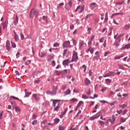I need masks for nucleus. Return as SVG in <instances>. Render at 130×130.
Here are the masks:
<instances>
[{"instance_id":"nucleus-1","label":"nucleus","mask_w":130,"mask_h":130,"mask_svg":"<svg viewBox=\"0 0 130 130\" xmlns=\"http://www.w3.org/2000/svg\"><path fill=\"white\" fill-rule=\"evenodd\" d=\"M123 35H124V34L120 35L118 37H117V35L114 36V38L116 40L114 45L115 46V47H118V46H119L120 45V41H121V39L120 38L123 37Z\"/></svg>"},{"instance_id":"nucleus-2","label":"nucleus","mask_w":130,"mask_h":130,"mask_svg":"<svg viewBox=\"0 0 130 130\" xmlns=\"http://www.w3.org/2000/svg\"><path fill=\"white\" fill-rule=\"evenodd\" d=\"M51 101H53V106H54V111H57L58 110V109L59 108V102L60 100H51Z\"/></svg>"},{"instance_id":"nucleus-3","label":"nucleus","mask_w":130,"mask_h":130,"mask_svg":"<svg viewBox=\"0 0 130 130\" xmlns=\"http://www.w3.org/2000/svg\"><path fill=\"white\" fill-rule=\"evenodd\" d=\"M78 59H79V57H78V53L76 51H74L73 52L72 62H73V61H77Z\"/></svg>"},{"instance_id":"nucleus-4","label":"nucleus","mask_w":130,"mask_h":130,"mask_svg":"<svg viewBox=\"0 0 130 130\" xmlns=\"http://www.w3.org/2000/svg\"><path fill=\"white\" fill-rule=\"evenodd\" d=\"M73 7V1L70 0L68 4L66 5L65 8L67 10V11H70V9Z\"/></svg>"},{"instance_id":"nucleus-5","label":"nucleus","mask_w":130,"mask_h":130,"mask_svg":"<svg viewBox=\"0 0 130 130\" xmlns=\"http://www.w3.org/2000/svg\"><path fill=\"white\" fill-rule=\"evenodd\" d=\"M63 47H68V48H71L72 45H71V42L70 41H66L63 44Z\"/></svg>"},{"instance_id":"nucleus-6","label":"nucleus","mask_w":130,"mask_h":130,"mask_svg":"<svg viewBox=\"0 0 130 130\" xmlns=\"http://www.w3.org/2000/svg\"><path fill=\"white\" fill-rule=\"evenodd\" d=\"M84 9H85V5H82L81 6H78L76 10H75V12H78V10L81 9V11L79 12V13H83V12H84Z\"/></svg>"},{"instance_id":"nucleus-7","label":"nucleus","mask_w":130,"mask_h":130,"mask_svg":"<svg viewBox=\"0 0 130 130\" xmlns=\"http://www.w3.org/2000/svg\"><path fill=\"white\" fill-rule=\"evenodd\" d=\"M114 75H115L114 72L112 71H110L108 73L104 75L103 77L104 78H106V77H111V76H114Z\"/></svg>"},{"instance_id":"nucleus-8","label":"nucleus","mask_w":130,"mask_h":130,"mask_svg":"<svg viewBox=\"0 0 130 130\" xmlns=\"http://www.w3.org/2000/svg\"><path fill=\"white\" fill-rule=\"evenodd\" d=\"M97 7V4L95 3H92L89 4V8L91 9V10H93L94 8Z\"/></svg>"},{"instance_id":"nucleus-9","label":"nucleus","mask_w":130,"mask_h":130,"mask_svg":"<svg viewBox=\"0 0 130 130\" xmlns=\"http://www.w3.org/2000/svg\"><path fill=\"white\" fill-rule=\"evenodd\" d=\"M24 92L25 93V95H24V98H26L27 97H29V95H31V92L28 91V90L27 89H24Z\"/></svg>"},{"instance_id":"nucleus-10","label":"nucleus","mask_w":130,"mask_h":130,"mask_svg":"<svg viewBox=\"0 0 130 130\" xmlns=\"http://www.w3.org/2000/svg\"><path fill=\"white\" fill-rule=\"evenodd\" d=\"M38 15H39V10L37 9L34 10V16H35L36 19L38 17Z\"/></svg>"},{"instance_id":"nucleus-11","label":"nucleus","mask_w":130,"mask_h":130,"mask_svg":"<svg viewBox=\"0 0 130 130\" xmlns=\"http://www.w3.org/2000/svg\"><path fill=\"white\" fill-rule=\"evenodd\" d=\"M56 91H57V86H53L52 91V95H55L56 94Z\"/></svg>"},{"instance_id":"nucleus-12","label":"nucleus","mask_w":130,"mask_h":130,"mask_svg":"<svg viewBox=\"0 0 130 130\" xmlns=\"http://www.w3.org/2000/svg\"><path fill=\"white\" fill-rule=\"evenodd\" d=\"M70 62H71V61H70V60L69 59H68L64 60L62 62V64H63V66H69V63H70Z\"/></svg>"},{"instance_id":"nucleus-13","label":"nucleus","mask_w":130,"mask_h":130,"mask_svg":"<svg viewBox=\"0 0 130 130\" xmlns=\"http://www.w3.org/2000/svg\"><path fill=\"white\" fill-rule=\"evenodd\" d=\"M90 51L91 54H93L94 52V48H92V47H90L87 50L86 52L88 53Z\"/></svg>"},{"instance_id":"nucleus-14","label":"nucleus","mask_w":130,"mask_h":130,"mask_svg":"<svg viewBox=\"0 0 130 130\" xmlns=\"http://www.w3.org/2000/svg\"><path fill=\"white\" fill-rule=\"evenodd\" d=\"M18 21H19V18H18V15H16L15 18H14V21H13V23L15 26L17 25V24H18Z\"/></svg>"},{"instance_id":"nucleus-15","label":"nucleus","mask_w":130,"mask_h":130,"mask_svg":"<svg viewBox=\"0 0 130 130\" xmlns=\"http://www.w3.org/2000/svg\"><path fill=\"white\" fill-rule=\"evenodd\" d=\"M95 55L96 56H95L93 57V60L99 59V57H100V56L99 55V51H97L95 53Z\"/></svg>"},{"instance_id":"nucleus-16","label":"nucleus","mask_w":130,"mask_h":130,"mask_svg":"<svg viewBox=\"0 0 130 130\" xmlns=\"http://www.w3.org/2000/svg\"><path fill=\"white\" fill-rule=\"evenodd\" d=\"M10 45H11V44H10V41H7L6 47L7 50H8V51H10Z\"/></svg>"},{"instance_id":"nucleus-17","label":"nucleus","mask_w":130,"mask_h":130,"mask_svg":"<svg viewBox=\"0 0 130 130\" xmlns=\"http://www.w3.org/2000/svg\"><path fill=\"white\" fill-rule=\"evenodd\" d=\"M84 83L86 86H89L91 84V81L88 78H85Z\"/></svg>"},{"instance_id":"nucleus-18","label":"nucleus","mask_w":130,"mask_h":130,"mask_svg":"<svg viewBox=\"0 0 130 130\" xmlns=\"http://www.w3.org/2000/svg\"><path fill=\"white\" fill-rule=\"evenodd\" d=\"M39 56H40V57H44V56H46V52L43 51L40 52Z\"/></svg>"},{"instance_id":"nucleus-19","label":"nucleus","mask_w":130,"mask_h":130,"mask_svg":"<svg viewBox=\"0 0 130 130\" xmlns=\"http://www.w3.org/2000/svg\"><path fill=\"white\" fill-rule=\"evenodd\" d=\"M63 5L64 4L63 3H60L58 6H57V8L59 10L60 9H62V7H63Z\"/></svg>"},{"instance_id":"nucleus-20","label":"nucleus","mask_w":130,"mask_h":130,"mask_svg":"<svg viewBox=\"0 0 130 130\" xmlns=\"http://www.w3.org/2000/svg\"><path fill=\"white\" fill-rule=\"evenodd\" d=\"M69 94H71V90L67 89L64 93V96H67V95H69Z\"/></svg>"},{"instance_id":"nucleus-21","label":"nucleus","mask_w":130,"mask_h":130,"mask_svg":"<svg viewBox=\"0 0 130 130\" xmlns=\"http://www.w3.org/2000/svg\"><path fill=\"white\" fill-rule=\"evenodd\" d=\"M34 98L36 100V101H39L40 98L38 97V95L36 94L33 95Z\"/></svg>"},{"instance_id":"nucleus-22","label":"nucleus","mask_w":130,"mask_h":130,"mask_svg":"<svg viewBox=\"0 0 130 130\" xmlns=\"http://www.w3.org/2000/svg\"><path fill=\"white\" fill-rule=\"evenodd\" d=\"M15 111L17 112L18 114H20L21 112V109H20V108L19 107H16L15 108Z\"/></svg>"},{"instance_id":"nucleus-23","label":"nucleus","mask_w":130,"mask_h":130,"mask_svg":"<svg viewBox=\"0 0 130 130\" xmlns=\"http://www.w3.org/2000/svg\"><path fill=\"white\" fill-rule=\"evenodd\" d=\"M125 30H128L130 28V24H126L123 27Z\"/></svg>"},{"instance_id":"nucleus-24","label":"nucleus","mask_w":130,"mask_h":130,"mask_svg":"<svg viewBox=\"0 0 130 130\" xmlns=\"http://www.w3.org/2000/svg\"><path fill=\"white\" fill-rule=\"evenodd\" d=\"M122 5H124V2H118L116 3V6H121Z\"/></svg>"},{"instance_id":"nucleus-25","label":"nucleus","mask_w":130,"mask_h":130,"mask_svg":"<svg viewBox=\"0 0 130 130\" xmlns=\"http://www.w3.org/2000/svg\"><path fill=\"white\" fill-rule=\"evenodd\" d=\"M6 25H7V21H4V22H3V24H2L3 29L4 30H5V29H6Z\"/></svg>"},{"instance_id":"nucleus-26","label":"nucleus","mask_w":130,"mask_h":130,"mask_svg":"<svg viewBox=\"0 0 130 130\" xmlns=\"http://www.w3.org/2000/svg\"><path fill=\"white\" fill-rule=\"evenodd\" d=\"M83 46H84V43H79V49H80V50H81L82 49V47H83Z\"/></svg>"},{"instance_id":"nucleus-27","label":"nucleus","mask_w":130,"mask_h":130,"mask_svg":"<svg viewBox=\"0 0 130 130\" xmlns=\"http://www.w3.org/2000/svg\"><path fill=\"white\" fill-rule=\"evenodd\" d=\"M99 115H98L96 116H94V117H91L90 118V120H95V119H96V118H98V117H99Z\"/></svg>"},{"instance_id":"nucleus-28","label":"nucleus","mask_w":130,"mask_h":130,"mask_svg":"<svg viewBox=\"0 0 130 130\" xmlns=\"http://www.w3.org/2000/svg\"><path fill=\"white\" fill-rule=\"evenodd\" d=\"M82 104H83V102L82 101H80L78 104L77 105V107H76V109H78V108H79V107H81V105H82Z\"/></svg>"},{"instance_id":"nucleus-29","label":"nucleus","mask_w":130,"mask_h":130,"mask_svg":"<svg viewBox=\"0 0 130 130\" xmlns=\"http://www.w3.org/2000/svg\"><path fill=\"white\" fill-rule=\"evenodd\" d=\"M105 81L106 82V84L107 85H109V84H110V83H111V80L109 79H107L105 80Z\"/></svg>"},{"instance_id":"nucleus-30","label":"nucleus","mask_w":130,"mask_h":130,"mask_svg":"<svg viewBox=\"0 0 130 130\" xmlns=\"http://www.w3.org/2000/svg\"><path fill=\"white\" fill-rule=\"evenodd\" d=\"M11 104L13 108H16V107H17V104H16V102H15L11 103Z\"/></svg>"},{"instance_id":"nucleus-31","label":"nucleus","mask_w":130,"mask_h":130,"mask_svg":"<svg viewBox=\"0 0 130 130\" xmlns=\"http://www.w3.org/2000/svg\"><path fill=\"white\" fill-rule=\"evenodd\" d=\"M126 106H127V105L123 104V105H119V107H121L122 109H123V108H125V107H126Z\"/></svg>"},{"instance_id":"nucleus-32","label":"nucleus","mask_w":130,"mask_h":130,"mask_svg":"<svg viewBox=\"0 0 130 130\" xmlns=\"http://www.w3.org/2000/svg\"><path fill=\"white\" fill-rule=\"evenodd\" d=\"M118 15H123V13H117L112 14V17H115V16H117Z\"/></svg>"},{"instance_id":"nucleus-33","label":"nucleus","mask_w":130,"mask_h":130,"mask_svg":"<svg viewBox=\"0 0 130 130\" xmlns=\"http://www.w3.org/2000/svg\"><path fill=\"white\" fill-rule=\"evenodd\" d=\"M40 82H41V80H40L39 79H37L34 81V84H35V85H36V84H39V83H40Z\"/></svg>"},{"instance_id":"nucleus-34","label":"nucleus","mask_w":130,"mask_h":130,"mask_svg":"<svg viewBox=\"0 0 130 130\" xmlns=\"http://www.w3.org/2000/svg\"><path fill=\"white\" fill-rule=\"evenodd\" d=\"M15 40L16 42L18 41V40H19V36H18L17 34H15Z\"/></svg>"},{"instance_id":"nucleus-35","label":"nucleus","mask_w":130,"mask_h":130,"mask_svg":"<svg viewBox=\"0 0 130 130\" xmlns=\"http://www.w3.org/2000/svg\"><path fill=\"white\" fill-rule=\"evenodd\" d=\"M20 37L21 40H24V34H23V32H20Z\"/></svg>"},{"instance_id":"nucleus-36","label":"nucleus","mask_w":130,"mask_h":130,"mask_svg":"<svg viewBox=\"0 0 130 130\" xmlns=\"http://www.w3.org/2000/svg\"><path fill=\"white\" fill-rule=\"evenodd\" d=\"M125 120H126V118L121 117V118H120L121 122H124L125 121Z\"/></svg>"},{"instance_id":"nucleus-37","label":"nucleus","mask_w":130,"mask_h":130,"mask_svg":"<svg viewBox=\"0 0 130 130\" xmlns=\"http://www.w3.org/2000/svg\"><path fill=\"white\" fill-rule=\"evenodd\" d=\"M68 51H69L68 49H65L63 51V56H66V54H67V52H68Z\"/></svg>"},{"instance_id":"nucleus-38","label":"nucleus","mask_w":130,"mask_h":130,"mask_svg":"<svg viewBox=\"0 0 130 130\" xmlns=\"http://www.w3.org/2000/svg\"><path fill=\"white\" fill-rule=\"evenodd\" d=\"M92 16H93V14H88L85 17L86 20H87V19H89V18H90Z\"/></svg>"},{"instance_id":"nucleus-39","label":"nucleus","mask_w":130,"mask_h":130,"mask_svg":"<svg viewBox=\"0 0 130 130\" xmlns=\"http://www.w3.org/2000/svg\"><path fill=\"white\" fill-rule=\"evenodd\" d=\"M122 57H123L122 56H117L114 57V59H120Z\"/></svg>"},{"instance_id":"nucleus-40","label":"nucleus","mask_w":130,"mask_h":130,"mask_svg":"<svg viewBox=\"0 0 130 130\" xmlns=\"http://www.w3.org/2000/svg\"><path fill=\"white\" fill-rule=\"evenodd\" d=\"M76 101H78V100L76 99H72L71 100V103H74V102H76Z\"/></svg>"},{"instance_id":"nucleus-41","label":"nucleus","mask_w":130,"mask_h":130,"mask_svg":"<svg viewBox=\"0 0 130 130\" xmlns=\"http://www.w3.org/2000/svg\"><path fill=\"white\" fill-rule=\"evenodd\" d=\"M82 68H83V69H84V70H83V72H84V73H86V70H87V67L86 66V65H85V64L83 65V66H82Z\"/></svg>"},{"instance_id":"nucleus-42","label":"nucleus","mask_w":130,"mask_h":130,"mask_svg":"<svg viewBox=\"0 0 130 130\" xmlns=\"http://www.w3.org/2000/svg\"><path fill=\"white\" fill-rule=\"evenodd\" d=\"M72 42L73 43V45L76 46L77 45V41L74 40V39H72Z\"/></svg>"},{"instance_id":"nucleus-43","label":"nucleus","mask_w":130,"mask_h":130,"mask_svg":"<svg viewBox=\"0 0 130 130\" xmlns=\"http://www.w3.org/2000/svg\"><path fill=\"white\" fill-rule=\"evenodd\" d=\"M118 67L119 69H120L121 70H123L124 69V67H123V66H121L120 64H118Z\"/></svg>"},{"instance_id":"nucleus-44","label":"nucleus","mask_w":130,"mask_h":130,"mask_svg":"<svg viewBox=\"0 0 130 130\" xmlns=\"http://www.w3.org/2000/svg\"><path fill=\"white\" fill-rule=\"evenodd\" d=\"M91 30H92V28H90V27H88V28L87 31H88V34L89 35L91 34Z\"/></svg>"},{"instance_id":"nucleus-45","label":"nucleus","mask_w":130,"mask_h":130,"mask_svg":"<svg viewBox=\"0 0 130 130\" xmlns=\"http://www.w3.org/2000/svg\"><path fill=\"white\" fill-rule=\"evenodd\" d=\"M54 122L55 123H58V122H59V119L58 118L55 119Z\"/></svg>"},{"instance_id":"nucleus-46","label":"nucleus","mask_w":130,"mask_h":130,"mask_svg":"<svg viewBox=\"0 0 130 130\" xmlns=\"http://www.w3.org/2000/svg\"><path fill=\"white\" fill-rule=\"evenodd\" d=\"M43 19L45 22H47V16H44Z\"/></svg>"},{"instance_id":"nucleus-47","label":"nucleus","mask_w":130,"mask_h":130,"mask_svg":"<svg viewBox=\"0 0 130 130\" xmlns=\"http://www.w3.org/2000/svg\"><path fill=\"white\" fill-rule=\"evenodd\" d=\"M11 44H12V47H13V48H15V47H16V44H15L14 42L11 41Z\"/></svg>"},{"instance_id":"nucleus-48","label":"nucleus","mask_w":130,"mask_h":130,"mask_svg":"<svg viewBox=\"0 0 130 130\" xmlns=\"http://www.w3.org/2000/svg\"><path fill=\"white\" fill-rule=\"evenodd\" d=\"M100 123L101 124V125H102V126H104L105 123H104V122L102 121H100Z\"/></svg>"},{"instance_id":"nucleus-49","label":"nucleus","mask_w":130,"mask_h":130,"mask_svg":"<svg viewBox=\"0 0 130 130\" xmlns=\"http://www.w3.org/2000/svg\"><path fill=\"white\" fill-rule=\"evenodd\" d=\"M53 46L54 47H58V46H59V44L58 43H56L54 44Z\"/></svg>"},{"instance_id":"nucleus-50","label":"nucleus","mask_w":130,"mask_h":130,"mask_svg":"<svg viewBox=\"0 0 130 130\" xmlns=\"http://www.w3.org/2000/svg\"><path fill=\"white\" fill-rule=\"evenodd\" d=\"M82 98L83 99H88V98H89L86 95H82Z\"/></svg>"},{"instance_id":"nucleus-51","label":"nucleus","mask_w":130,"mask_h":130,"mask_svg":"<svg viewBox=\"0 0 130 130\" xmlns=\"http://www.w3.org/2000/svg\"><path fill=\"white\" fill-rule=\"evenodd\" d=\"M47 94H48L49 95H52V92L50 90H48L47 91Z\"/></svg>"},{"instance_id":"nucleus-52","label":"nucleus","mask_w":130,"mask_h":130,"mask_svg":"<svg viewBox=\"0 0 130 130\" xmlns=\"http://www.w3.org/2000/svg\"><path fill=\"white\" fill-rule=\"evenodd\" d=\"M125 48H126L127 49H128V48H130V44L125 45Z\"/></svg>"},{"instance_id":"nucleus-53","label":"nucleus","mask_w":130,"mask_h":130,"mask_svg":"<svg viewBox=\"0 0 130 130\" xmlns=\"http://www.w3.org/2000/svg\"><path fill=\"white\" fill-rule=\"evenodd\" d=\"M110 52H106L104 54V56H107L108 54H110Z\"/></svg>"},{"instance_id":"nucleus-54","label":"nucleus","mask_w":130,"mask_h":130,"mask_svg":"<svg viewBox=\"0 0 130 130\" xmlns=\"http://www.w3.org/2000/svg\"><path fill=\"white\" fill-rule=\"evenodd\" d=\"M103 41H104V37L101 38L100 40V42H101V43H102Z\"/></svg>"},{"instance_id":"nucleus-55","label":"nucleus","mask_w":130,"mask_h":130,"mask_svg":"<svg viewBox=\"0 0 130 130\" xmlns=\"http://www.w3.org/2000/svg\"><path fill=\"white\" fill-rule=\"evenodd\" d=\"M92 41H91L90 40H89V41L88 42V46H90V45H91V44H92Z\"/></svg>"},{"instance_id":"nucleus-56","label":"nucleus","mask_w":130,"mask_h":130,"mask_svg":"<svg viewBox=\"0 0 130 130\" xmlns=\"http://www.w3.org/2000/svg\"><path fill=\"white\" fill-rule=\"evenodd\" d=\"M117 112L118 114H120V113H122V110H117Z\"/></svg>"},{"instance_id":"nucleus-57","label":"nucleus","mask_w":130,"mask_h":130,"mask_svg":"<svg viewBox=\"0 0 130 130\" xmlns=\"http://www.w3.org/2000/svg\"><path fill=\"white\" fill-rule=\"evenodd\" d=\"M126 112H127V110H124L123 112V115H125V114H126Z\"/></svg>"},{"instance_id":"nucleus-58","label":"nucleus","mask_w":130,"mask_h":130,"mask_svg":"<svg viewBox=\"0 0 130 130\" xmlns=\"http://www.w3.org/2000/svg\"><path fill=\"white\" fill-rule=\"evenodd\" d=\"M38 121L37 120H34L33 121V124H36L37 123H38Z\"/></svg>"},{"instance_id":"nucleus-59","label":"nucleus","mask_w":130,"mask_h":130,"mask_svg":"<svg viewBox=\"0 0 130 130\" xmlns=\"http://www.w3.org/2000/svg\"><path fill=\"white\" fill-rule=\"evenodd\" d=\"M67 86L66 85H63L62 87V90H65V89H67Z\"/></svg>"},{"instance_id":"nucleus-60","label":"nucleus","mask_w":130,"mask_h":130,"mask_svg":"<svg viewBox=\"0 0 130 130\" xmlns=\"http://www.w3.org/2000/svg\"><path fill=\"white\" fill-rule=\"evenodd\" d=\"M75 26L74 25V24H72L70 25V29L71 30H73V29H74Z\"/></svg>"},{"instance_id":"nucleus-61","label":"nucleus","mask_w":130,"mask_h":130,"mask_svg":"<svg viewBox=\"0 0 130 130\" xmlns=\"http://www.w3.org/2000/svg\"><path fill=\"white\" fill-rule=\"evenodd\" d=\"M107 89V88H106V87L103 88L102 89V92H103L105 91Z\"/></svg>"},{"instance_id":"nucleus-62","label":"nucleus","mask_w":130,"mask_h":130,"mask_svg":"<svg viewBox=\"0 0 130 130\" xmlns=\"http://www.w3.org/2000/svg\"><path fill=\"white\" fill-rule=\"evenodd\" d=\"M30 63H31V61H30V60H27V61L25 62V64H30Z\"/></svg>"},{"instance_id":"nucleus-63","label":"nucleus","mask_w":130,"mask_h":130,"mask_svg":"<svg viewBox=\"0 0 130 130\" xmlns=\"http://www.w3.org/2000/svg\"><path fill=\"white\" fill-rule=\"evenodd\" d=\"M70 130H76V128L74 125H73L72 127L70 128Z\"/></svg>"},{"instance_id":"nucleus-64","label":"nucleus","mask_w":130,"mask_h":130,"mask_svg":"<svg viewBox=\"0 0 130 130\" xmlns=\"http://www.w3.org/2000/svg\"><path fill=\"white\" fill-rule=\"evenodd\" d=\"M52 66H53V67H54V66H55V61L53 60L52 61Z\"/></svg>"}]
</instances>
